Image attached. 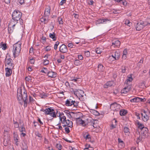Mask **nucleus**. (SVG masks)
<instances>
[{"label": "nucleus", "instance_id": "393cba45", "mask_svg": "<svg viewBox=\"0 0 150 150\" xmlns=\"http://www.w3.org/2000/svg\"><path fill=\"white\" fill-rule=\"evenodd\" d=\"M133 80V79L131 75H130V76H128L127 78L125 81V84H126L127 85H129V83L128 82L130 83Z\"/></svg>", "mask_w": 150, "mask_h": 150}, {"label": "nucleus", "instance_id": "c756f323", "mask_svg": "<svg viewBox=\"0 0 150 150\" xmlns=\"http://www.w3.org/2000/svg\"><path fill=\"white\" fill-rule=\"evenodd\" d=\"M14 29V27H11L10 25H8V32L9 33H12L13 32Z\"/></svg>", "mask_w": 150, "mask_h": 150}, {"label": "nucleus", "instance_id": "0eeeda50", "mask_svg": "<svg viewBox=\"0 0 150 150\" xmlns=\"http://www.w3.org/2000/svg\"><path fill=\"white\" fill-rule=\"evenodd\" d=\"M149 24L150 25V23H148L146 21H141L136 23V25H135V27L137 30L139 31Z\"/></svg>", "mask_w": 150, "mask_h": 150}, {"label": "nucleus", "instance_id": "864d4df0", "mask_svg": "<svg viewBox=\"0 0 150 150\" xmlns=\"http://www.w3.org/2000/svg\"><path fill=\"white\" fill-rule=\"evenodd\" d=\"M127 86L125 87V88H126V89H127L129 91L130 90H131L132 89L131 85L130 84L128 85Z\"/></svg>", "mask_w": 150, "mask_h": 150}, {"label": "nucleus", "instance_id": "bf43d9fd", "mask_svg": "<svg viewBox=\"0 0 150 150\" xmlns=\"http://www.w3.org/2000/svg\"><path fill=\"white\" fill-rule=\"evenodd\" d=\"M14 125V127L15 128H17L19 127V125L18 123L17 122H15Z\"/></svg>", "mask_w": 150, "mask_h": 150}, {"label": "nucleus", "instance_id": "6e6d98bb", "mask_svg": "<svg viewBox=\"0 0 150 150\" xmlns=\"http://www.w3.org/2000/svg\"><path fill=\"white\" fill-rule=\"evenodd\" d=\"M66 0H62L60 2L59 5L61 6H62L64 4L66 3Z\"/></svg>", "mask_w": 150, "mask_h": 150}, {"label": "nucleus", "instance_id": "79ce46f5", "mask_svg": "<svg viewBox=\"0 0 150 150\" xmlns=\"http://www.w3.org/2000/svg\"><path fill=\"white\" fill-rule=\"evenodd\" d=\"M56 147L59 150H61L62 147V146L60 144H57L56 145Z\"/></svg>", "mask_w": 150, "mask_h": 150}, {"label": "nucleus", "instance_id": "7c9ffc66", "mask_svg": "<svg viewBox=\"0 0 150 150\" xmlns=\"http://www.w3.org/2000/svg\"><path fill=\"white\" fill-rule=\"evenodd\" d=\"M127 111L126 110H122L120 111V114L121 116H124L127 113Z\"/></svg>", "mask_w": 150, "mask_h": 150}, {"label": "nucleus", "instance_id": "58836bf2", "mask_svg": "<svg viewBox=\"0 0 150 150\" xmlns=\"http://www.w3.org/2000/svg\"><path fill=\"white\" fill-rule=\"evenodd\" d=\"M113 84V81H109L107 82L106 83V85L108 86H111Z\"/></svg>", "mask_w": 150, "mask_h": 150}, {"label": "nucleus", "instance_id": "39448f33", "mask_svg": "<svg viewBox=\"0 0 150 150\" xmlns=\"http://www.w3.org/2000/svg\"><path fill=\"white\" fill-rule=\"evenodd\" d=\"M74 92V94L81 101H83L84 100L83 98L84 92L81 90H78L75 89V90L73 88L71 89Z\"/></svg>", "mask_w": 150, "mask_h": 150}, {"label": "nucleus", "instance_id": "2f4dec72", "mask_svg": "<svg viewBox=\"0 0 150 150\" xmlns=\"http://www.w3.org/2000/svg\"><path fill=\"white\" fill-rule=\"evenodd\" d=\"M127 54V50L126 49H125L123 51V55L122 57V58L123 59H125L126 58V55Z\"/></svg>", "mask_w": 150, "mask_h": 150}, {"label": "nucleus", "instance_id": "4c0bfd02", "mask_svg": "<svg viewBox=\"0 0 150 150\" xmlns=\"http://www.w3.org/2000/svg\"><path fill=\"white\" fill-rule=\"evenodd\" d=\"M19 130L21 132H26L25 129V128L24 127L23 124L21 127L19 128Z\"/></svg>", "mask_w": 150, "mask_h": 150}, {"label": "nucleus", "instance_id": "ea45409f", "mask_svg": "<svg viewBox=\"0 0 150 150\" xmlns=\"http://www.w3.org/2000/svg\"><path fill=\"white\" fill-rule=\"evenodd\" d=\"M83 137L86 140H90L91 139V136L90 135L88 134H87L86 135H84Z\"/></svg>", "mask_w": 150, "mask_h": 150}, {"label": "nucleus", "instance_id": "aec40b11", "mask_svg": "<svg viewBox=\"0 0 150 150\" xmlns=\"http://www.w3.org/2000/svg\"><path fill=\"white\" fill-rule=\"evenodd\" d=\"M110 21V20H109L107 18H105L103 19H99L97 21V23L98 24H100L103 23H105L106 22Z\"/></svg>", "mask_w": 150, "mask_h": 150}, {"label": "nucleus", "instance_id": "423d86ee", "mask_svg": "<svg viewBox=\"0 0 150 150\" xmlns=\"http://www.w3.org/2000/svg\"><path fill=\"white\" fill-rule=\"evenodd\" d=\"M79 103L78 101H75L71 99H67L65 102V105L67 106H73V107L77 108L79 107Z\"/></svg>", "mask_w": 150, "mask_h": 150}, {"label": "nucleus", "instance_id": "c03bdc74", "mask_svg": "<svg viewBox=\"0 0 150 150\" xmlns=\"http://www.w3.org/2000/svg\"><path fill=\"white\" fill-rule=\"evenodd\" d=\"M45 51L48 52L50 51L51 49V47L50 46H47L45 47Z\"/></svg>", "mask_w": 150, "mask_h": 150}, {"label": "nucleus", "instance_id": "e2e57ef3", "mask_svg": "<svg viewBox=\"0 0 150 150\" xmlns=\"http://www.w3.org/2000/svg\"><path fill=\"white\" fill-rule=\"evenodd\" d=\"M30 62L31 64H34L35 62V59L33 58L30 59Z\"/></svg>", "mask_w": 150, "mask_h": 150}, {"label": "nucleus", "instance_id": "cd10ccee", "mask_svg": "<svg viewBox=\"0 0 150 150\" xmlns=\"http://www.w3.org/2000/svg\"><path fill=\"white\" fill-rule=\"evenodd\" d=\"M13 139L15 141H18L19 139V137L17 132H14L13 133Z\"/></svg>", "mask_w": 150, "mask_h": 150}, {"label": "nucleus", "instance_id": "37998d69", "mask_svg": "<svg viewBox=\"0 0 150 150\" xmlns=\"http://www.w3.org/2000/svg\"><path fill=\"white\" fill-rule=\"evenodd\" d=\"M58 20L59 22V24H62L63 23L62 18L60 17H58Z\"/></svg>", "mask_w": 150, "mask_h": 150}, {"label": "nucleus", "instance_id": "72a5a7b5", "mask_svg": "<svg viewBox=\"0 0 150 150\" xmlns=\"http://www.w3.org/2000/svg\"><path fill=\"white\" fill-rule=\"evenodd\" d=\"M139 98L137 97L131 99L130 100V101L131 102H139Z\"/></svg>", "mask_w": 150, "mask_h": 150}, {"label": "nucleus", "instance_id": "c85d7f7f", "mask_svg": "<svg viewBox=\"0 0 150 150\" xmlns=\"http://www.w3.org/2000/svg\"><path fill=\"white\" fill-rule=\"evenodd\" d=\"M74 64L76 66H79L82 64L81 61L79 59H76L74 61Z\"/></svg>", "mask_w": 150, "mask_h": 150}, {"label": "nucleus", "instance_id": "5701e85b", "mask_svg": "<svg viewBox=\"0 0 150 150\" xmlns=\"http://www.w3.org/2000/svg\"><path fill=\"white\" fill-rule=\"evenodd\" d=\"M148 129L146 127H144V128L141 130L142 134L143 136L146 135V134L148 133Z\"/></svg>", "mask_w": 150, "mask_h": 150}, {"label": "nucleus", "instance_id": "f257e3e1", "mask_svg": "<svg viewBox=\"0 0 150 150\" xmlns=\"http://www.w3.org/2000/svg\"><path fill=\"white\" fill-rule=\"evenodd\" d=\"M59 117L60 119V122H61L62 124V126L64 127L66 126L70 127H73V123L72 121H70L69 120H66V117L64 115L63 112L60 113L59 112V113L57 112L56 113V116Z\"/></svg>", "mask_w": 150, "mask_h": 150}, {"label": "nucleus", "instance_id": "9b49d317", "mask_svg": "<svg viewBox=\"0 0 150 150\" xmlns=\"http://www.w3.org/2000/svg\"><path fill=\"white\" fill-rule=\"evenodd\" d=\"M6 64L5 66H8V68H11L12 67H13V64L12 62V59L10 58H8V59H6Z\"/></svg>", "mask_w": 150, "mask_h": 150}, {"label": "nucleus", "instance_id": "9d476101", "mask_svg": "<svg viewBox=\"0 0 150 150\" xmlns=\"http://www.w3.org/2000/svg\"><path fill=\"white\" fill-rule=\"evenodd\" d=\"M144 114L141 113L142 117V119L143 121L144 122H147L149 119V116H148L149 112L145 111V110L143 111Z\"/></svg>", "mask_w": 150, "mask_h": 150}, {"label": "nucleus", "instance_id": "8fccbe9b", "mask_svg": "<svg viewBox=\"0 0 150 150\" xmlns=\"http://www.w3.org/2000/svg\"><path fill=\"white\" fill-rule=\"evenodd\" d=\"M23 150H28V147L26 144L23 145Z\"/></svg>", "mask_w": 150, "mask_h": 150}, {"label": "nucleus", "instance_id": "20e7f679", "mask_svg": "<svg viewBox=\"0 0 150 150\" xmlns=\"http://www.w3.org/2000/svg\"><path fill=\"white\" fill-rule=\"evenodd\" d=\"M21 44L18 42L13 45V52L14 58L18 56L21 50Z\"/></svg>", "mask_w": 150, "mask_h": 150}, {"label": "nucleus", "instance_id": "052dcab7", "mask_svg": "<svg viewBox=\"0 0 150 150\" xmlns=\"http://www.w3.org/2000/svg\"><path fill=\"white\" fill-rule=\"evenodd\" d=\"M135 115L137 117V119H140V114L139 113L136 112Z\"/></svg>", "mask_w": 150, "mask_h": 150}, {"label": "nucleus", "instance_id": "f8f14e48", "mask_svg": "<svg viewBox=\"0 0 150 150\" xmlns=\"http://www.w3.org/2000/svg\"><path fill=\"white\" fill-rule=\"evenodd\" d=\"M120 52L119 50H117L114 52V53L112 54V56L115 60H118L120 58Z\"/></svg>", "mask_w": 150, "mask_h": 150}, {"label": "nucleus", "instance_id": "7ed1b4c3", "mask_svg": "<svg viewBox=\"0 0 150 150\" xmlns=\"http://www.w3.org/2000/svg\"><path fill=\"white\" fill-rule=\"evenodd\" d=\"M56 112L53 108H47L45 109H41L40 111L45 112V115H50L53 118H56V113H57V111L56 110Z\"/></svg>", "mask_w": 150, "mask_h": 150}, {"label": "nucleus", "instance_id": "ddd939ff", "mask_svg": "<svg viewBox=\"0 0 150 150\" xmlns=\"http://www.w3.org/2000/svg\"><path fill=\"white\" fill-rule=\"evenodd\" d=\"M120 105L117 104L116 103H114L111 104L110 105V108L113 110L117 111V110L116 108H115V106L117 109H119L120 107Z\"/></svg>", "mask_w": 150, "mask_h": 150}, {"label": "nucleus", "instance_id": "bb28decb", "mask_svg": "<svg viewBox=\"0 0 150 150\" xmlns=\"http://www.w3.org/2000/svg\"><path fill=\"white\" fill-rule=\"evenodd\" d=\"M98 70L100 72L103 71L104 70L105 67H104L103 65L101 64H99L98 65Z\"/></svg>", "mask_w": 150, "mask_h": 150}, {"label": "nucleus", "instance_id": "6ab92c4d", "mask_svg": "<svg viewBox=\"0 0 150 150\" xmlns=\"http://www.w3.org/2000/svg\"><path fill=\"white\" fill-rule=\"evenodd\" d=\"M76 123L78 125H82L83 126H86L84 121L82 120L80 117L76 120Z\"/></svg>", "mask_w": 150, "mask_h": 150}, {"label": "nucleus", "instance_id": "a211bd4d", "mask_svg": "<svg viewBox=\"0 0 150 150\" xmlns=\"http://www.w3.org/2000/svg\"><path fill=\"white\" fill-rule=\"evenodd\" d=\"M57 73L52 71H49L47 73V75L49 77L54 78L56 77Z\"/></svg>", "mask_w": 150, "mask_h": 150}, {"label": "nucleus", "instance_id": "a878e982", "mask_svg": "<svg viewBox=\"0 0 150 150\" xmlns=\"http://www.w3.org/2000/svg\"><path fill=\"white\" fill-rule=\"evenodd\" d=\"M49 36L52 39L53 41H55L56 40L57 37L56 36V34L54 33L53 32L52 33H50Z\"/></svg>", "mask_w": 150, "mask_h": 150}, {"label": "nucleus", "instance_id": "e433bc0d", "mask_svg": "<svg viewBox=\"0 0 150 150\" xmlns=\"http://www.w3.org/2000/svg\"><path fill=\"white\" fill-rule=\"evenodd\" d=\"M9 143V141L8 139V140L5 138H4V144L5 146H7Z\"/></svg>", "mask_w": 150, "mask_h": 150}, {"label": "nucleus", "instance_id": "4d7b16f0", "mask_svg": "<svg viewBox=\"0 0 150 150\" xmlns=\"http://www.w3.org/2000/svg\"><path fill=\"white\" fill-rule=\"evenodd\" d=\"M142 139V138L139 136V137H138L136 141V142L138 144L139 142Z\"/></svg>", "mask_w": 150, "mask_h": 150}, {"label": "nucleus", "instance_id": "338daca9", "mask_svg": "<svg viewBox=\"0 0 150 150\" xmlns=\"http://www.w3.org/2000/svg\"><path fill=\"white\" fill-rule=\"evenodd\" d=\"M78 58L79 60H82L83 59V57L81 55H78Z\"/></svg>", "mask_w": 150, "mask_h": 150}, {"label": "nucleus", "instance_id": "c9c22d12", "mask_svg": "<svg viewBox=\"0 0 150 150\" xmlns=\"http://www.w3.org/2000/svg\"><path fill=\"white\" fill-rule=\"evenodd\" d=\"M91 112L95 115H98L99 114L98 111L93 109L91 110Z\"/></svg>", "mask_w": 150, "mask_h": 150}, {"label": "nucleus", "instance_id": "4be33fe9", "mask_svg": "<svg viewBox=\"0 0 150 150\" xmlns=\"http://www.w3.org/2000/svg\"><path fill=\"white\" fill-rule=\"evenodd\" d=\"M18 21H16L14 19H13L11 20L10 23H9V25H10L11 27H14L18 23Z\"/></svg>", "mask_w": 150, "mask_h": 150}, {"label": "nucleus", "instance_id": "f704fd0d", "mask_svg": "<svg viewBox=\"0 0 150 150\" xmlns=\"http://www.w3.org/2000/svg\"><path fill=\"white\" fill-rule=\"evenodd\" d=\"M129 91L127 89H126V88L125 87L121 91V93L122 94H124V95L127 93Z\"/></svg>", "mask_w": 150, "mask_h": 150}, {"label": "nucleus", "instance_id": "13d9d810", "mask_svg": "<svg viewBox=\"0 0 150 150\" xmlns=\"http://www.w3.org/2000/svg\"><path fill=\"white\" fill-rule=\"evenodd\" d=\"M49 61L48 60L46 59V60H44V61L43 62V63L44 64V65H47L49 63Z\"/></svg>", "mask_w": 150, "mask_h": 150}, {"label": "nucleus", "instance_id": "dca6fc26", "mask_svg": "<svg viewBox=\"0 0 150 150\" xmlns=\"http://www.w3.org/2000/svg\"><path fill=\"white\" fill-rule=\"evenodd\" d=\"M5 70L6 72V77H9L11 76L12 73V71L11 68L7 67L5 68Z\"/></svg>", "mask_w": 150, "mask_h": 150}, {"label": "nucleus", "instance_id": "a18cd8bd", "mask_svg": "<svg viewBox=\"0 0 150 150\" xmlns=\"http://www.w3.org/2000/svg\"><path fill=\"white\" fill-rule=\"evenodd\" d=\"M138 127L141 130L144 128V127H145L144 125L143 124H142L141 123H140L138 125Z\"/></svg>", "mask_w": 150, "mask_h": 150}, {"label": "nucleus", "instance_id": "b1692460", "mask_svg": "<svg viewBox=\"0 0 150 150\" xmlns=\"http://www.w3.org/2000/svg\"><path fill=\"white\" fill-rule=\"evenodd\" d=\"M123 131L125 135H126L129 136L130 134L129 129L128 127L126 126H125L124 127Z\"/></svg>", "mask_w": 150, "mask_h": 150}, {"label": "nucleus", "instance_id": "a19ab883", "mask_svg": "<svg viewBox=\"0 0 150 150\" xmlns=\"http://www.w3.org/2000/svg\"><path fill=\"white\" fill-rule=\"evenodd\" d=\"M95 51L96 52L97 54H100L102 52V50L101 49L97 48H96V49H95Z\"/></svg>", "mask_w": 150, "mask_h": 150}, {"label": "nucleus", "instance_id": "680f3d73", "mask_svg": "<svg viewBox=\"0 0 150 150\" xmlns=\"http://www.w3.org/2000/svg\"><path fill=\"white\" fill-rule=\"evenodd\" d=\"M25 80L26 81H29L31 80V78L30 76H27L25 78Z\"/></svg>", "mask_w": 150, "mask_h": 150}, {"label": "nucleus", "instance_id": "6e6552de", "mask_svg": "<svg viewBox=\"0 0 150 150\" xmlns=\"http://www.w3.org/2000/svg\"><path fill=\"white\" fill-rule=\"evenodd\" d=\"M65 112L69 118H72L74 119L73 120H76L80 117L79 113H75L72 112H69L68 110H65Z\"/></svg>", "mask_w": 150, "mask_h": 150}, {"label": "nucleus", "instance_id": "3c124183", "mask_svg": "<svg viewBox=\"0 0 150 150\" xmlns=\"http://www.w3.org/2000/svg\"><path fill=\"white\" fill-rule=\"evenodd\" d=\"M41 71L45 73H47L48 72V70H47V68L45 67H44L43 68V70H42Z\"/></svg>", "mask_w": 150, "mask_h": 150}, {"label": "nucleus", "instance_id": "69168bd1", "mask_svg": "<svg viewBox=\"0 0 150 150\" xmlns=\"http://www.w3.org/2000/svg\"><path fill=\"white\" fill-rule=\"evenodd\" d=\"M46 38L44 36H42L41 40L43 41V42H46Z\"/></svg>", "mask_w": 150, "mask_h": 150}, {"label": "nucleus", "instance_id": "09e8293b", "mask_svg": "<svg viewBox=\"0 0 150 150\" xmlns=\"http://www.w3.org/2000/svg\"><path fill=\"white\" fill-rule=\"evenodd\" d=\"M125 24L129 26H130L131 23L128 20H126L125 21Z\"/></svg>", "mask_w": 150, "mask_h": 150}, {"label": "nucleus", "instance_id": "774afa93", "mask_svg": "<svg viewBox=\"0 0 150 150\" xmlns=\"http://www.w3.org/2000/svg\"><path fill=\"white\" fill-rule=\"evenodd\" d=\"M35 134L36 136L38 137H41V134H40L38 132H35Z\"/></svg>", "mask_w": 150, "mask_h": 150}, {"label": "nucleus", "instance_id": "f3484780", "mask_svg": "<svg viewBox=\"0 0 150 150\" xmlns=\"http://www.w3.org/2000/svg\"><path fill=\"white\" fill-rule=\"evenodd\" d=\"M50 10L51 8L50 6L46 7L44 14L45 17H47L50 14Z\"/></svg>", "mask_w": 150, "mask_h": 150}, {"label": "nucleus", "instance_id": "473e14b6", "mask_svg": "<svg viewBox=\"0 0 150 150\" xmlns=\"http://www.w3.org/2000/svg\"><path fill=\"white\" fill-rule=\"evenodd\" d=\"M6 43H3V42H1L0 45H1V48L3 50H5L6 49Z\"/></svg>", "mask_w": 150, "mask_h": 150}, {"label": "nucleus", "instance_id": "5fc2aeb1", "mask_svg": "<svg viewBox=\"0 0 150 150\" xmlns=\"http://www.w3.org/2000/svg\"><path fill=\"white\" fill-rule=\"evenodd\" d=\"M65 127V132L67 134H68L70 132V131L69 130V128L68 127Z\"/></svg>", "mask_w": 150, "mask_h": 150}, {"label": "nucleus", "instance_id": "603ef678", "mask_svg": "<svg viewBox=\"0 0 150 150\" xmlns=\"http://www.w3.org/2000/svg\"><path fill=\"white\" fill-rule=\"evenodd\" d=\"M85 55L87 57H88L90 55V52L89 51L85 52Z\"/></svg>", "mask_w": 150, "mask_h": 150}, {"label": "nucleus", "instance_id": "2eb2a0df", "mask_svg": "<svg viewBox=\"0 0 150 150\" xmlns=\"http://www.w3.org/2000/svg\"><path fill=\"white\" fill-rule=\"evenodd\" d=\"M120 42L119 40H116L113 41L112 43V45H111V47L112 48L113 47H118L120 46Z\"/></svg>", "mask_w": 150, "mask_h": 150}, {"label": "nucleus", "instance_id": "4468645a", "mask_svg": "<svg viewBox=\"0 0 150 150\" xmlns=\"http://www.w3.org/2000/svg\"><path fill=\"white\" fill-rule=\"evenodd\" d=\"M59 51L63 53H66L68 51L67 47L65 45H62L59 47Z\"/></svg>", "mask_w": 150, "mask_h": 150}, {"label": "nucleus", "instance_id": "de8ad7c7", "mask_svg": "<svg viewBox=\"0 0 150 150\" xmlns=\"http://www.w3.org/2000/svg\"><path fill=\"white\" fill-rule=\"evenodd\" d=\"M23 101L24 103V107H26L27 106V101L28 99H25L24 100H23Z\"/></svg>", "mask_w": 150, "mask_h": 150}, {"label": "nucleus", "instance_id": "0e129e2a", "mask_svg": "<svg viewBox=\"0 0 150 150\" xmlns=\"http://www.w3.org/2000/svg\"><path fill=\"white\" fill-rule=\"evenodd\" d=\"M126 70V69L125 67H122V73H125V72Z\"/></svg>", "mask_w": 150, "mask_h": 150}, {"label": "nucleus", "instance_id": "49530a36", "mask_svg": "<svg viewBox=\"0 0 150 150\" xmlns=\"http://www.w3.org/2000/svg\"><path fill=\"white\" fill-rule=\"evenodd\" d=\"M68 47L70 48H74L75 45H74L72 43H69L68 45Z\"/></svg>", "mask_w": 150, "mask_h": 150}, {"label": "nucleus", "instance_id": "412c9836", "mask_svg": "<svg viewBox=\"0 0 150 150\" xmlns=\"http://www.w3.org/2000/svg\"><path fill=\"white\" fill-rule=\"evenodd\" d=\"M94 120L93 119L90 118L89 119H88V122L86 123V125H91V127H93L94 128L96 127L94 126Z\"/></svg>", "mask_w": 150, "mask_h": 150}, {"label": "nucleus", "instance_id": "1a4fd4ad", "mask_svg": "<svg viewBox=\"0 0 150 150\" xmlns=\"http://www.w3.org/2000/svg\"><path fill=\"white\" fill-rule=\"evenodd\" d=\"M22 13L18 10L14 11L12 13V19L16 21H19L21 18Z\"/></svg>", "mask_w": 150, "mask_h": 150}, {"label": "nucleus", "instance_id": "f03ea898", "mask_svg": "<svg viewBox=\"0 0 150 150\" xmlns=\"http://www.w3.org/2000/svg\"><path fill=\"white\" fill-rule=\"evenodd\" d=\"M17 98L19 103L22 105L23 104L22 100H24L25 99H28L27 93L24 91L22 94V89L21 88H18L17 91Z\"/></svg>", "mask_w": 150, "mask_h": 150}]
</instances>
